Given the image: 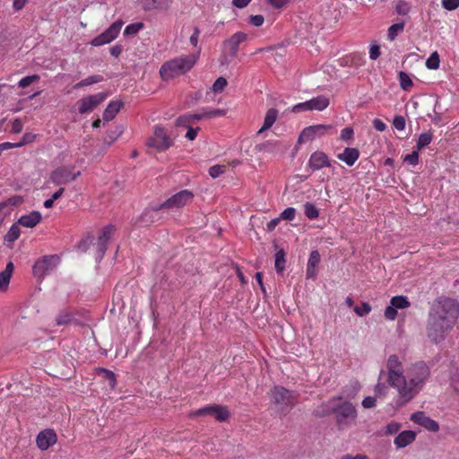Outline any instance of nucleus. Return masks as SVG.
<instances>
[{"label":"nucleus","instance_id":"6","mask_svg":"<svg viewBox=\"0 0 459 459\" xmlns=\"http://www.w3.org/2000/svg\"><path fill=\"white\" fill-rule=\"evenodd\" d=\"M60 263V258L56 255H44L33 265V274L39 280L52 272Z\"/></svg>","mask_w":459,"mask_h":459},{"label":"nucleus","instance_id":"41","mask_svg":"<svg viewBox=\"0 0 459 459\" xmlns=\"http://www.w3.org/2000/svg\"><path fill=\"white\" fill-rule=\"evenodd\" d=\"M101 373L103 374L105 380L108 382L109 388L114 389L117 384L115 374L108 369H101Z\"/></svg>","mask_w":459,"mask_h":459},{"label":"nucleus","instance_id":"50","mask_svg":"<svg viewBox=\"0 0 459 459\" xmlns=\"http://www.w3.org/2000/svg\"><path fill=\"white\" fill-rule=\"evenodd\" d=\"M308 110H311L308 100L296 104L295 106L292 107V112H294V113H299V112L308 111Z\"/></svg>","mask_w":459,"mask_h":459},{"label":"nucleus","instance_id":"9","mask_svg":"<svg viewBox=\"0 0 459 459\" xmlns=\"http://www.w3.org/2000/svg\"><path fill=\"white\" fill-rule=\"evenodd\" d=\"M193 196L194 195L191 191L182 190L158 205L155 211H160L161 209L181 208L190 202Z\"/></svg>","mask_w":459,"mask_h":459},{"label":"nucleus","instance_id":"14","mask_svg":"<svg viewBox=\"0 0 459 459\" xmlns=\"http://www.w3.org/2000/svg\"><path fill=\"white\" fill-rule=\"evenodd\" d=\"M114 231L115 228L112 225H108L102 230V232L100 235L97 243L95 244L97 250V261H100L103 258L106 253L107 246L110 241Z\"/></svg>","mask_w":459,"mask_h":459},{"label":"nucleus","instance_id":"57","mask_svg":"<svg viewBox=\"0 0 459 459\" xmlns=\"http://www.w3.org/2000/svg\"><path fill=\"white\" fill-rule=\"evenodd\" d=\"M353 129L351 127H345L342 130L340 138L342 141H347L352 138Z\"/></svg>","mask_w":459,"mask_h":459},{"label":"nucleus","instance_id":"29","mask_svg":"<svg viewBox=\"0 0 459 459\" xmlns=\"http://www.w3.org/2000/svg\"><path fill=\"white\" fill-rule=\"evenodd\" d=\"M102 81H103V77L101 75L95 74V75L89 76V77L82 80L81 82H77L74 86V89H79L81 87L91 85V84H94V83H98V82H100Z\"/></svg>","mask_w":459,"mask_h":459},{"label":"nucleus","instance_id":"52","mask_svg":"<svg viewBox=\"0 0 459 459\" xmlns=\"http://www.w3.org/2000/svg\"><path fill=\"white\" fill-rule=\"evenodd\" d=\"M396 316H397V310L393 305H390L385 308V316L386 319L394 320Z\"/></svg>","mask_w":459,"mask_h":459},{"label":"nucleus","instance_id":"2","mask_svg":"<svg viewBox=\"0 0 459 459\" xmlns=\"http://www.w3.org/2000/svg\"><path fill=\"white\" fill-rule=\"evenodd\" d=\"M459 315L456 302L448 298L434 301L429 312L427 335L435 343L442 342L452 330Z\"/></svg>","mask_w":459,"mask_h":459},{"label":"nucleus","instance_id":"44","mask_svg":"<svg viewBox=\"0 0 459 459\" xmlns=\"http://www.w3.org/2000/svg\"><path fill=\"white\" fill-rule=\"evenodd\" d=\"M224 172H225V166H223V165L217 164V165L212 166L209 169V175L212 178H218L219 176L222 175Z\"/></svg>","mask_w":459,"mask_h":459},{"label":"nucleus","instance_id":"4","mask_svg":"<svg viewBox=\"0 0 459 459\" xmlns=\"http://www.w3.org/2000/svg\"><path fill=\"white\" fill-rule=\"evenodd\" d=\"M341 398L332 400L328 403L327 410L325 414L333 412L336 416L337 425L340 429L348 426L350 420H355L357 411L351 403L342 402L340 403Z\"/></svg>","mask_w":459,"mask_h":459},{"label":"nucleus","instance_id":"12","mask_svg":"<svg viewBox=\"0 0 459 459\" xmlns=\"http://www.w3.org/2000/svg\"><path fill=\"white\" fill-rule=\"evenodd\" d=\"M108 95L106 92H99L80 100L77 102L79 113L85 114L92 111L107 99Z\"/></svg>","mask_w":459,"mask_h":459},{"label":"nucleus","instance_id":"28","mask_svg":"<svg viewBox=\"0 0 459 459\" xmlns=\"http://www.w3.org/2000/svg\"><path fill=\"white\" fill-rule=\"evenodd\" d=\"M385 375V372L384 370H381L379 377H378V382L376 385L375 389H374L376 397L384 398L388 394L389 386L385 383L380 382L382 377Z\"/></svg>","mask_w":459,"mask_h":459},{"label":"nucleus","instance_id":"61","mask_svg":"<svg viewBox=\"0 0 459 459\" xmlns=\"http://www.w3.org/2000/svg\"><path fill=\"white\" fill-rule=\"evenodd\" d=\"M290 0H267V2L276 9L282 8L286 5Z\"/></svg>","mask_w":459,"mask_h":459},{"label":"nucleus","instance_id":"55","mask_svg":"<svg viewBox=\"0 0 459 459\" xmlns=\"http://www.w3.org/2000/svg\"><path fill=\"white\" fill-rule=\"evenodd\" d=\"M404 160L411 165H417L419 161V154L417 151L412 152L411 154L405 156Z\"/></svg>","mask_w":459,"mask_h":459},{"label":"nucleus","instance_id":"62","mask_svg":"<svg viewBox=\"0 0 459 459\" xmlns=\"http://www.w3.org/2000/svg\"><path fill=\"white\" fill-rule=\"evenodd\" d=\"M408 10H409L408 4H407V3L403 2V1H401L396 5V11L399 14L405 15L408 13Z\"/></svg>","mask_w":459,"mask_h":459},{"label":"nucleus","instance_id":"27","mask_svg":"<svg viewBox=\"0 0 459 459\" xmlns=\"http://www.w3.org/2000/svg\"><path fill=\"white\" fill-rule=\"evenodd\" d=\"M311 110H324L329 105V100L324 96H318L308 100Z\"/></svg>","mask_w":459,"mask_h":459},{"label":"nucleus","instance_id":"20","mask_svg":"<svg viewBox=\"0 0 459 459\" xmlns=\"http://www.w3.org/2000/svg\"><path fill=\"white\" fill-rule=\"evenodd\" d=\"M320 254L317 250H313L310 253L306 272L307 279H315L316 277V267L320 263Z\"/></svg>","mask_w":459,"mask_h":459},{"label":"nucleus","instance_id":"37","mask_svg":"<svg viewBox=\"0 0 459 459\" xmlns=\"http://www.w3.org/2000/svg\"><path fill=\"white\" fill-rule=\"evenodd\" d=\"M439 55L437 51L433 52L426 61V66L429 69L436 70L439 67Z\"/></svg>","mask_w":459,"mask_h":459},{"label":"nucleus","instance_id":"54","mask_svg":"<svg viewBox=\"0 0 459 459\" xmlns=\"http://www.w3.org/2000/svg\"><path fill=\"white\" fill-rule=\"evenodd\" d=\"M393 125L397 130H403L405 128L404 117L402 116L395 117L394 118Z\"/></svg>","mask_w":459,"mask_h":459},{"label":"nucleus","instance_id":"11","mask_svg":"<svg viewBox=\"0 0 459 459\" xmlns=\"http://www.w3.org/2000/svg\"><path fill=\"white\" fill-rule=\"evenodd\" d=\"M122 26V21L115 22L103 33L95 37L92 39L91 44L95 47H100L111 42L117 37Z\"/></svg>","mask_w":459,"mask_h":459},{"label":"nucleus","instance_id":"22","mask_svg":"<svg viewBox=\"0 0 459 459\" xmlns=\"http://www.w3.org/2000/svg\"><path fill=\"white\" fill-rule=\"evenodd\" d=\"M359 157V152L356 148L347 147L344 149L343 152L339 153L337 158L345 162L348 166H352L357 161Z\"/></svg>","mask_w":459,"mask_h":459},{"label":"nucleus","instance_id":"15","mask_svg":"<svg viewBox=\"0 0 459 459\" xmlns=\"http://www.w3.org/2000/svg\"><path fill=\"white\" fill-rule=\"evenodd\" d=\"M57 441L56 434L53 429L40 431L36 438V443L40 450H47Z\"/></svg>","mask_w":459,"mask_h":459},{"label":"nucleus","instance_id":"1","mask_svg":"<svg viewBox=\"0 0 459 459\" xmlns=\"http://www.w3.org/2000/svg\"><path fill=\"white\" fill-rule=\"evenodd\" d=\"M387 383L398 394V403L405 404L411 401L422 389L430 371L423 361L411 364L404 371L397 355H390L386 361Z\"/></svg>","mask_w":459,"mask_h":459},{"label":"nucleus","instance_id":"23","mask_svg":"<svg viewBox=\"0 0 459 459\" xmlns=\"http://www.w3.org/2000/svg\"><path fill=\"white\" fill-rule=\"evenodd\" d=\"M13 269L14 265L13 262H8L5 269L0 273V290L4 291L8 288Z\"/></svg>","mask_w":459,"mask_h":459},{"label":"nucleus","instance_id":"24","mask_svg":"<svg viewBox=\"0 0 459 459\" xmlns=\"http://www.w3.org/2000/svg\"><path fill=\"white\" fill-rule=\"evenodd\" d=\"M203 118L204 115H202V113L186 114L177 118L176 126L188 127L191 126V125L194 124L195 121L201 120Z\"/></svg>","mask_w":459,"mask_h":459},{"label":"nucleus","instance_id":"10","mask_svg":"<svg viewBox=\"0 0 459 459\" xmlns=\"http://www.w3.org/2000/svg\"><path fill=\"white\" fill-rule=\"evenodd\" d=\"M192 416H212L214 417L218 421H226L230 417V411L227 409V407L219 405V404H212L208 405L203 408H200L191 414Z\"/></svg>","mask_w":459,"mask_h":459},{"label":"nucleus","instance_id":"17","mask_svg":"<svg viewBox=\"0 0 459 459\" xmlns=\"http://www.w3.org/2000/svg\"><path fill=\"white\" fill-rule=\"evenodd\" d=\"M247 39V34L244 32H236L230 38L223 42V47L229 51L230 56L235 57L238 53L240 43Z\"/></svg>","mask_w":459,"mask_h":459},{"label":"nucleus","instance_id":"64","mask_svg":"<svg viewBox=\"0 0 459 459\" xmlns=\"http://www.w3.org/2000/svg\"><path fill=\"white\" fill-rule=\"evenodd\" d=\"M451 385L455 392L459 393V372L453 375L451 378Z\"/></svg>","mask_w":459,"mask_h":459},{"label":"nucleus","instance_id":"7","mask_svg":"<svg viewBox=\"0 0 459 459\" xmlns=\"http://www.w3.org/2000/svg\"><path fill=\"white\" fill-rule=\"evenodd\" d=\"M80 174V171L74 172L72 167L62 166L51 172L49 181L56 186L66 185L75 180Z\"/></svg>","mask_w":459,"mask_h":459},{"label":"nucleus","instance_id":"43","mask_svg":"<svg viewBox=\"0 0 459 459\" xmlns=\"http://www.w3.org/2000/svg\"><path fill=\"white\" fill-rule=\"evenodd\" d=\"M143 28V23L137 22L129 24L126 27L124 33L126 35H134L139 32L140 30Z\"/></svg>","mask_w":459,"mask_h":459},{"label":"nucleus","instance_id":"13","mask_svg":"<svg viewBox=\"0 0 459 459\" xmlns=\"http://www.w3.org/2000/svg\"><path fill=\"white\" fill-rule=\"evenodd\" d=\"M333 129L331 125H315L304 128L299 134V142L311 141L316 137H322Z\"/></svg>","mask_w":459,"mask_h":459},{"label":"nucleus","instance_id":"47","mask_svg":"<svg viewBox=\"0 0 459 459\" xmlns=\"http://www.w3.org/2000/svg\"><path fill=\"white\" fill-rule=\"evenodd\" d=\"M354 311L359 316H364L371 311V307L368 303L364 302L361 307H355Z\"/></svg>","mask_w":459,"mask_h":459},{"label":"nucleus","instance_id":"48","mask_svg":"<svg viewBox=\"0 0 459 459\" xmlns=\"http://www.w3.org/2000/svg\"><path fill=\"white\" fill-rule=\"evenodd\" d=\"M296 210L293 207H289L285 209L280 215L281 221H292L295 218Z\"/></svg>","mask_w":459,"mask_h":459},{"label":"nucleus","instance_id":"26","mask_svg":"<svg viewBox=\"0 0 459 459\" xmlns=\"http://www.w3.org/2000/svg\"><path fill=\"white\" fill-rule=\"evenodd\" d=\"M278 117V110L275 108H270L267 110L264 119V125L258 131V134L263 133L265 130H268L272 127V126L274 124Z\"/></svg>","mask_w":459,"mask_h":459},{"label":"nucleus","instance_id":"58","mask_svg":"<svg viewBox=\"0 0 459 459\" xmlns=\"http://www.w3.org/2000/svg\"><path fill=\"white\" fill-rule=\"evenodd\" d=\"M362 406L366 409H370L376 406V398L373 396H367L362 401Z\"/></svg>","mask_w":459,"mask_h":459},{"label":"nucleus","instance_id":"60","mask_svg":"<svg viewBox=\"0 0 459 459\" xmlns=\"http://www.w3.org/2000/svg\"><path fill=\"white\" fill-rule=\"evenodd\" d=\"M379 56H380V48L377 45L371 46L370 49H369V57L372 60H376L379 57Z\"/></svg>","mask_w":459,"mask_h":459},{"label":"nucleus","instance_id":"16","mask_svg":"<svg viewBox=\"0 0 459 459\" xmlns=\"http://www.w3.org/2000/svg\"><path fill=\"white\" fill-rule=\"evenodd\" d=\"M411 420L429 431L437 432L439 430L438 423L436 420L426 416L423 411L414 412L413 414H411Z\"/></svg>","mask_w":459,"mask_h":459},{"label":"nucleus","instance_id":"36","mask_svg":"<svg viewBox=\"0 0 459 459\" xmlns=\"http://www.w3.org/2000/svg\"><path fill=\"white\" fill-rule=\"evenodd\" d=\"M304 212L310 220L316 219L319 215L317 208L311 203H306L304 204Z\"/></svg>","mask_w":459,"mask_h":459},{"label":"nucleus","instance_id":"53","mask_svg":"<svg viewBox=\"0 0 459 459\" xmlns=\"http://www.w3.org/2000/svg\"><path fill=\"white\" fill-rule=\"evenodd\" d=\"M36 138V135L31 133H26L23 134L22 139L21 142L18 143L19 147H22L25 144L32 143Z\"/></svg>","mask_w":459,"mask_h":459},{"label":"nucleus","instance_id":"19","mask_svg":"<svg viewBox=\"0 0 459 459\" xmlns=\"http://www.w3.org/2000/svg\"><path fill=\"white\" fill-rule=\"evenodd\" d=\"M416 438V433L412 430H404L398 434L394 438V444L397 449L406 447L411 444Z\"/></svg>","mask_w":459,"mask_h":459},{"label":"nucleus","instance_id":"18","mask_svg":"<svg viewBox=\"0 0 459 459\" xmlns=\"http://www.w3.org/2000/svg\"><path fill=\"white\" fill-rule=\"evenodd\" d=\"M308 166L313 170H318L324 167H330L331 162L325 152L317 151L311 154L308 160Z\"/></svg>","mask_w":459,"mask_h":459},{"label":"nucleus","instance_id":"31","mask_svg":"<svg viewBox=\"0 0 459 459\" xmlns=\"http://www.w3.org/2000/svg\"><path fill=\"white\" fill-rule=\"evenodd\" d=\"M398 76L401 88L404 91H409L413 85V82L409 74L402 71L399 73Z\"/></svg>","mask_w":459,"mask_h":459},{"label":"nucleus","instance_id":"30","mask_svg":"<svg viewBox=\"0 0 459 459\" xmlns=\"http://www.w3.org/2000/svg\"><path fill=\"white\" fill-rule=\"evenodd\" d=\"M275 270L278 273H281L285 269V252L283 249L279 250L275 254Z\"/></svg>","mask_w":459,"mask_h":459},{"label":"nucleus","instance_id":"25","mask_svg":"<svg viewBox=\"0 0 459 459\" xmlns=\"http://www.w3.org/2000/svg\"><path fill=\"white\" fill-rule=\"evenodd\" d=\"M123 107L121 101H111L103 112V119L106 121L112 120Z\"/></svg>","mask_w":459,"mask_h":459},{"label":"nucleus","instance_id":"35","mask_svg":"<svg viewBox=\"0 0 459 459\" xmlns=\"http://www.w3.org/2000/svg\"><path fill=\"white\" fill-rule=\"evenodd\" d=\"M432 133H423L419 136L418 142H417V149L420 150L426 146H428L431 141H432Z\"/></svg>","mask_w":459,"mask_h":459},{"label":"nucleus","instance_id":"45","mask_svg":"<svg viewBox=\"0 0 459 459\" xmlns=\"http://www.w3.org/2000/svg\"><path fill=\"white\" fill-rule=\"evenodd\" d=\"M227 86V80L224 77H219L212 84V90L214 92H221Z\"/></svg>","mask_w":459,"mask_h":459},{"label":"nucleus","instance_id":"5","mask_svg":"<svg viewBox=\"0 0 459 459\" xmlns=\"http://www.w3.org/2000/svg\"><path fill=\"white\" fill-rule=\"evenodd\" d=\"M270 398L281 411H289L297 402V394L281 385H275L271 390Z\"/></svg>","mask_w":459,"mask_h":459},{"label":"nucleus","instance_id":"21","mask_svg":"<svg viewBox=\"0 0 459 459\" xmlns=\"http://www.w3.org/2000/svg\"><path fill=\"white\" fill-rule=\"evenodd\" d=\"M42 216L39 212L33 211L29 214L20 217L18 224L26 228H34L41 221Z\"/></svg>","mask_w":459,"mask_h":459},{"label":"nucleus","instance_id":"46","mask_svg":"<svg viewBox=\"0 0 459 459\" xmlns=\"http://www.w3.org/2000/svg\"><path fill=\"white\" fill-rule=\"evenodd\" d=\"M226 114V111L224 109H211L205 112H203L202 115H204V118H212L215 117H221Z\"/></svg>","mask_w":459,"mask_h":459},{"label":"nucleus","instance_id":"40","mask_svg":"<svg viewBox=\"0 0 459 459\" xmlns=\"http://www.w3.org/2000/svg\"><path fill=\"white\" fill-rule=\"evenodd\" d=\"M403 30V23H395L388 29V39L394 40L395 37Z\"/></svg>","mask_w":459,"mask_h":459},{"label":"nucleus","instance_id":"3","mask_svg":"<svg viewBox=\"0 0 459 459\" xmlns=\"http://www.w3.org/2000/svg\"><path fill=\"white\" fill-rule=\"evenodd\" d=\"M196 60L195 55H186L167 61L160 69V77L162 80L168 81L185 74L192 69Z\"/></svg>","mask_w":459,"mask_h":459},{"label":"nucleus","instance_id":"8","mask_svg":"<svg viewBox=\"0 0 459 459\" xmlns=\"http://www.w3.org/2000/svg\"><path fill=\"white\" fill-rule=\"evenodd\" d=\"M172 143V140L169 137L164 127L161 126H155L153 135L146 142L148 147H153L159 151L169 149Z\"/></svg>","mask_w":459,"mask_h":459},{"label":"nucleus","instance_id":"34","mask_svg":"<svg viewBox=\"0 0 459 459\" xmlns=\"http://www.w3.org/2000/svg\"><path fill=\"white\" fill-rule=\"evenodd\" d=\"M72 318L73 316L70 312L61 311L56 318V325H66L72 321Z\"/></svg>","mask_w":459,"mask_h":459},{"label":"nucleus","instance_id":"33","mask_svg":"<svg viewBox=\"0 0 459 459\" xmlns=\"http://www.w3.org/2000/svg\"><path fill=\"white\" fill-rule=\"evenodd\" d=\"M391 305H393L396 309L406 308L410 307V302L404 296H395L391 299Z\"/></svg>","mask_w":459,"mask_h":459},{"label":"nucleus","instance_id":"39","mask_svg":"<svg viewBox=\"0 0 459 459\" xmlns=\"http://www.w3.org/2000/svg\"><path fill=\"white\" fill-rule=\"evenodd\" d=\"M401 429V424L395 421L388 423L382 431V435L396 434Z\"/></svg>","mask_w":459,"mask_h":459},{"label":"nucleus","instance_id":"51","mask_svg":"<svg viewBox=\"0 0 459 459\" xmlns=\"http://www.w3.org/2000/svg\"><path fill=\"white\" fill-rule=\"evenodd\" d=\"M264 18L261 14L251 15L249 17V23L255 27H260L263 25Z\"/></svg>","mask_w":459,"mask_h":459},{"label":"nucleus","instance_id":"63","mask_svg":"<svg viewBox=\"0 0 459 459\" xmlns=\"http://www.w3.org/2000/svg\"><path fill=\"white\" fill-rule=\"evenodd\" d=\"M373 126L377 131L379 132H384L386 128L385 124L378 118L373 120Z\"/></svg>","mask_w":459,"mask_h":459},{"label":"nucleus","instance_id":"42","mask_svg":"<svg viewBox=\"0 0 459 459\" xmlns=\"http://www.w3.org/2000/svg\"><path fill=\"white\" fill-rule=\"evenodd\" d=\"M39 80V76L38 74L29 75V76L22 78L18 82V86L20 88H26L29 85H30L31 83L38 82Z\"/></svg>","mask_w":459,"mask_h":459},{"label":"nucleus","instance_id":"59","mask_svg":"<svg viewBox=\"0 0 459 459\" xmlns=\"http://www.w3.org/2000/svg\"><path fill=\"white\" fill-rule=\"evenodd\" d=\"M188 130L185 135V137L186 139H188L189 141H193L196 138V135H197V132L199 131V127H196V128H193L191 126H188L186 127Z\"/></svg>","mask_w":459,"mask_h":459},{"label":"nucleus","instance_id":"38","mask_svg":"<svg viewBox=\"0 0 459 459\" xmlns=\"http://www.w3.org/2000/svg\"><path fill=\"white\" fill-rule=\"evenodd\" d=\"M157 207H158V205L153 207L152 210H145L143 212L140 220L143 224L148 225L154 221L153 213L158 212V211H155V209Z\"/></svg>","mask_w":459,"mask_h":459},{"label":"nucleus","instance_id":"49","mask_svg":"<svg viewBox=\"0 0 459 459\" xmlns=\"http://www.w3.org/2000/svg\"><path fill=\"white\" fill-rule=\"evenodd\" d=\"M442 6L447 11H454L459 7V0H442Z\"/></svg>","mask_w":459,"mask_h":459},{"label":"nucleus","instance_id":"56","mask_svg":"<svg viewBox=\"0 0 459 459\" xmlns=\"http://www.w3.org/2000/svg\"><path fill=\"white\" fill-rule=\"evenodd\" d=\"M23 127L22 122L20 118H15L12 123V132L13 134H19L22 132Z\"/></svg>","mask_w":459,"mask_h":459},{"label":"nucleus","instance_id":"32","mask_svg":"<svg viewBox=\"0 0 459 459\" xmlns=\"http://www.w3.org/2000/svg\"><path fill=\"white\" fill-rule=\"evenodd\" d=\"M21 234V230L19 228V224H13L9 229L8 232L4 236V240L7 242H13L15 241Z\"/></svg>","mask_w":459,"mask_h":459}]
</instances>
